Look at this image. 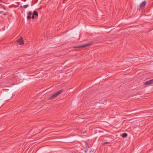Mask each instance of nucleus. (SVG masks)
I'll return each mask as SVG.
<instances>
[{"label":"nucleus","mask_w":153,"mask_h":153,"mask_svg":"<svg viewBox=\"0 0 153 153\" xmlns=\"http://www.w3.org/2000/svg\"><path fill=\"white\" fill-rule=\"evenodd\" d=\"M146 5V2L145 1L142 2L140 5V8H142L143 7Z\"/></svg>","instance_id":"obj_6"},{"label":"nucleus","mask_w":153,"mask_h":153,"mask_svg":"<svg viewBox=\"0 0 153 153\" xmlns=\"http://www.w3.org/2000/svg\"><path fill=\"white\" fill-rule=\"evenodd\" d=\"M34 15H33H33L32 16V17H31V18L33 19L34 18Z\"/></svg>","instance_id":"obj_10"},{"label":"nucleus","mask_w":153,"mask_h":153,"mask_svg":"<svg viewBox=\"0 0 153 153\" xmlns=\"http://www.w3.org/2000/svg\"><path fill=\"white\" fill-rule=\"evenodd\" d=\"M18 42L20 45H22L24 44V41L22 39H19L18 40Z\"/></svg>","instance_id":"obj_5"},{"label":"nucleus","mask_w":153,"mask_h":153,"mask_svg":"<svg viewBox=\"0 0 153 153\" xmlns=\"http://www.w3.org/2000/svg\"><path fill=\"white\" fill-rule=\"evenodd\" d=\"M33 15L34 16H38V15L37 12L35 11H33Z\"/></svg>","instance_id":"obj_8"},{"label":"nucleus","mask_w":153,"mask_h":153,"mask_svg":"<svg viewBox=\"0 0 153 153\" xmlns=\"http://www.w3.org/2000/svg\"><path fill=\"white\" fill-rule=\"evenodd\" d=\"M140 59H144V58H140Z\"/></svg>","instance_id":"obj_11"},{"label":"nucleus","mask_w":153,"mask_h":153,"mask_svg":"<svg viewBox=\"0 0 153 153\" xmlns=\"http://www.w3.org/2000/svg\"><path fill=\"white\" fill-rule=\"evenodd\" d=\"M90 44L87 43L85 44H84L82 45H80L76 47V48H84L85 47L88 46L90 45Z\"/></svg>","instance_id":"obj_3"},{"label":"nucleus","mask_w":153,"mask_h":153,"mask_svg":"<svg viewBox=\"0 0 153 153\" xmlns=\"http://www.w3.org/2000/svg\"><path fill=\"white\" fill-rule=\"evenodd\" d=\"M153 84V79L146 82L144 83L145 85H150Z\"/></svg>","instance_id":"obj_2"},{"label":"nucleus","mask_w":153,"mask_h":153,"mask_svg":"<svg viewBox=\"0 0 153 153\" xmlns=\"http://www.w3.org/2000/svg\"><path fill=\"white\" fill-rule=\"evenodd\" d=\"M63 91V89H61L58 91L52 94L50 97H49V100H52L54 99L55 97L59 95Z\"/></svg>","instance_id":"obj_1"},{"label":"nucleus","mask_w":153,"mask_h":153,"mask_svg":"<svg viewBox=\"0 0 153 153\" xmlns=\"http://www.w3.org/2000/svg\"><path fill=\"white\" fill-rule=\"evenodd\" d=\"M27 18L28 19H30L31 18V16L32 14V13L31 11H29L27 13Z\"/></svg>","instance_id":"obj_4"},{"label":"nucleus","mask_w":153,"mask_h":153,"mask_svg":"<svg viewBox=\"0 0 153 153\" xmlns=\"http://www.w3.org/2000/svg\"><path fill=\"white\" fill-rule=\"evenodd\" d=\"M29 6V5L26 4V5H24L23 6V7L25 9H26V8H27Z\"/></svg>","instance_id":"obj_9"},{"label":"nucleus","mask_w":153,"mask_h":153,"mask_svg":"<svg viewBox=\"0 0 153 153\" xmlns=\"http://www.w3.org/2000/svg\"><path fill=\"white\" fill-rule=\"evenodd\" d=\"M128 135V134L127 133H124L122 135V136L123 137H126Z\"/></svg>","instance_id":"obj_7"}]
</instances>
